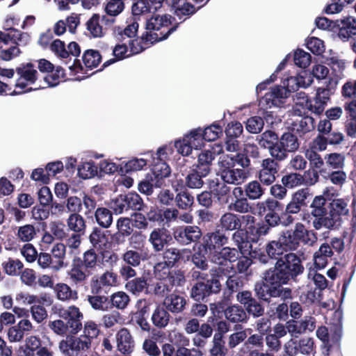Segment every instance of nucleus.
Instances as JSON below:
<instances>
[{
	"label": "nucleus",
	"mask_w": 356,
	"mask_h": 356,
	"mask_svg": "<svg viewBox=\"0 0 356 356\" xmlns=\"http://www.w3.org/2000/svg\"><path fill=\"white\" fill-rule=\"evenodd\" d=\"M229 238L219 229L209 232L202 236L201 245L210 258L228 243Z\"/></svg>",
	"instance_id": "obj_13"
},
{
	"label": "nucleus",
	"mask_w": 356,
	"mask_h": 356,
	"mask_svg": "<svg viewBox=\"0 0 356 356\" xmlns=\"http://www.w3.org/2000/svg\"><path fill=\"white\" fill-rule=\"evenodd\" d=\"M162 258L170 267L177 266L178 264L184 260V254L186 252V249H178L175 247L166 248L162 251Z\"/></svg>",
	"instance_id": "obj_40"
},
{
	"label": "nucleus",
	"mask_w": 356,
	"mask_h": 356,
	"mask_svg": "<svg viewBox=\"0 0 356 356\" xmlns=\"http://www.w3.org/2000/svg\"><path fill=\"white\" fill-rule=\"evenodd\" d=\"M244 217H245V215H239L232 212L225 213L219 220L220 230L231 232L241 228L242 223H243V219H244Z\"/></svg>",
	"instance_id": "obj_33"
},
{
	"label": "nucleus",
	"mask_w": 356,
	"mask_h": 356,
	"mask_svg": "<svg viewBox=\"0 0 356 356\" xmlns=\"http://www.w3.org/2000/svg\"><path fill=\"white\" fill-rule=\"evenodd\" d=\"M206 141H214L219 138L223 133L222 127L219 121L214 122L212 124L202 129Z\"/></svg>",
	"instance_id": "obj_60"
},
{
	"label": "nucleus",
	"mask_w": 356,
	"mask_h": 356,
	"mask_svg": "<svg viewBox=\"0 0 356 356\" xmlns=\"http://www.w3.org/2000/svg\"><path fill=\"white\" fill-rule=\"evenodd\" d=\"M171 170L169 165L163 163L155 165L151 168L145 177L139 182L138 191L147 195H152L154 187L160 188L164 184V179L170 176Z\"/></svg>",
	"instance_id": "obj_7"
},
{
	"label": "nucleus",
	"mask_w": 356,
	"mask_h": 356,
	"mask_svg": "<svg viewBox=\"0 0 356 356\" xmlns=\"http://www.w3.org/2000/svg\"><path fill=\"white\" fill-rule=\"evenodd\" d=\"M258 214L264 216V222L270 228L280 225L284 226L283 209L284 205L280 201L268 197L264 201L259 202L256 205Z\"/></svg>",
	"instance_id": "obj_5"
},
{
	"label": "nucleus",
	"mask_w": 356,
	"mask_h": 356,
	"mask_svg": "<svg viewBox=\"0 0 356 356\" xmlns=\"http://www.w3.org/2000/svg\"><path fill=\"white\" fill-rule=\"evenodd\" d=\"M232 239L238 250H241V254L245 253L246 251L245 248L248 247V244L250 243L249 248H252L251 242L247 235V232L245 229H236L234 230L232 236Z\"/></svg>",
	"instance_id": "obj_49"
},
{
	"label": "nucleus",
	"mask_w": 356,
	"mask_h": 356,
	"mask_svg": "<svg viewBox=\"0 0 356 356\" xmlns=\"http://www.w3.org/2000/svg\"><path fill=\"white\" fill-rule=\"evenodd\" d=\"M279 168L280 165L274 158L265 159L261 162L257 177L263 185L270 186L275 181Z\"/></svg>",
	"instance_id": "obj_19"
},
{
	"label": "nucleus",
	"mask_w": 356,
	"mask_h": 356,
	"mask_svg": "<svg viewBox=\"0 0 356 356\" xmlns=\"http://www.w3.org/2000/svg\"><path fill=\"white\" fill-rule=\"evenodd\" d=\"M86 35L90 38H102L106 34V28L102 24L100 15L94 13L86 22Z\"/></svg>",
	"instance_id": "obj_36"
},
{
	"label": "nucleus",
	"mask_w": 356,
	"mask_h": 356,
	"mask_svg": "<svg viewBox=\"0 0 356 356\" xmlns=\"http://www.w3.org/2000/svg\"><path fill=\"white\" fill-rule=\"evenodd\" d=\"M295 106V112L302 116L310 111L311 107H312V101L305 92H300L297 94Z\"/></svg>",
	"instance_id": "obj_54"
},
{
	"label": "nucleus",
	"mask_w": 356,
	"mask_h": 356,
	"mask_svg": "<svg viewBox=\"0 0 356 356\" xmlns=\"http://www.w3.org/2000/svg\"><path fill=\"white\" fill-rule=\"evenodd\" d=\"M315 327V319L312 316H305L300 321L293 319L286 321L287 330L292 335L300 334L306 331L312 332Z\"/></svg>",
	"instance_id": "obj_29"
},
{
	"label": "nucleus",
	"mask_w": 356,
	"mask_h": 356,
	"mask_svg": "<svg viewBox=\"0 0 356 356\" xmlns=\"http://www.w3.org/2000/svg\"><path fill=\"white\" fill-rule=\"evenodd\" d=\"M88 300L91 307L96 310L107 311L111 309L109 297L106 295L88 296Z\"/></svg>",
	"instance_id": "obj_59"
},
{
	"label": "nucleus",
	"mask_w": 356,
	"mask_h": 356,
	"mask_svg": "<svg viewBox=\"0 0 356 356\" xmlns=\"http://www.w3.org/2000/svg\"><path fill=\"white\" fill-rule=\"evenodd\" d=\"M315 127V120L307 115L293 121L289 130L299 138H303L305 134L314 131Z\"/></svg>",
	"instance_id": "obj_27"
},
{
	"label": "nucleus",
	"mask_w": 356,
	"mask_h": 356,
	"mask_svg": "<svg viewBox=\"0 0 356 356\" xmlns=\"http://www.w3.org/2000/svg\"><path fill=\"white\" fill-rule=\"evenodd\" d=\"M209 273L211 275L203 281L209 297L219 293L221 291L220 278L222 276L223 270L219 267H214L209 270Z\"/></svg>",
	"instance_id": "obj_34"
},
{
	"label": "nucleus",
	"mask_w": 356,
	"mask_h": 356,
	"mask_svg": "<svg viewBox=\"0 0 356 356\" xmlns=\"http://www.w3.org/2000/svg\"><path fill=\"white\" fill-rule=\"evenodd\" d=\"M241 250L236 248L225 246L221 248L216 254L212 255L211 260L220 266H225L228 264H233L238 259Z\"/></svg>",
	"instance_id": "obj_25"
},
{
	"label": "nucleus",
	"mask_w": 356,
	"mask_h": 356,
	"mask_svg": "<svg viewBox=\"0 0 356 356\" xmlns=\"http://www.w3.org/2000/svg\"><path fill=\"white\" fill-rule=\"evenodd\" d=\"M216 154L211 150L202 151L197 156V161L193 168L202 175H208L211 170L212 162L215 159Z\"/></svg>",
	"instance_id": "obj_35"
},
{
	"label": "nucleus",
	"mask_w": 356,
	"mask_h": 356,
	"mask_svg": "<svg viewBox=\"0 0 356 356\" xmlns=\"http://www.w3.org/2000/svg\"><path fill=\"white\" fill-rule=\"evenodd\" d=\"M202 236L201 229L197 225L179 226L173 230V237L181 245L197 243Z\"/></svg>",
	"instance_id": "obj_17"
},
{
	"label": "nucleus",
	"mask_w": 356,
	"mask_h": 356,
	"mask_svg": "<svg viewBox=\"0 0 356 356\" xmlns=\"http://www.w3.org/2000/svg\"><path fill=\"white\" fill-rule=\"evenodd\" d=\"M332 124L328 120H321L317 126L319 133L324 134L329 145H337L344 140V136L341 132H332Z\"/></svg>",
	"instance_id": "obj_32"
},
{
	"label": "nucleus",
	"mask_w": 356,
	"mask_h": 356,
	"mask_svg": "<svg viewBox=\"0 0 356 356\" xmlns=\"http://www.w3.org/2000/svg\"><path fill=\"white\" fill-rule=\"evenodd\" d=\"M57 298L60 300H76L78 298L77 292L72 291L65 283H58L55 286Z\"/></svg>",
	"instance_id": "obj_63"
},
{
	"label": "nucleus",
	"mask_w": 356,
	"mask_h": 356,
	"mask_svg": "<svg viewBox=\"0 0 356 356\" xmlns=\"http://www.w3.org/2000/svg\"><path fill=\"white\" fill-rule=\"evenodd\" d=\"M190 296L192 299L197 302H207L209 297L207 293L204 282L203 281H197L191 289Z\"/></svg>",
	"instance_id": "obj_58"
},
{
	"label": "nucleus",
	"mask_w": 356,
	"mask_h": 356,
	"mask_svg": "<svg viewBox=\"0 0 356 356\" xmlns=\"http://www.w3.org/2000/svg\"><path fill=\"white\" fill-rule=\"evenodd\" d=\"M305 271L302 259L297 253H286L284 257L275 261L273 266L264 271L260 282L255 283V296L268 304L277 296L290 298L293 294L292 289L283 286L298 283Z\"/></svg>",
	"instance_id": "obj_1"
},
{
	"label": "nucleus",
	"mask_w": 356,
	"mask_h": 356,
	"mask_svg": "<svg viewBox=\"0 0 356 356\" xmlns=\"http://www.w3.org/2000/svg\"><path fill=\"white\" fill-rule=\"evenodd\" d=\"M169 312L161 305H157L152 315V321L158 328L165 327L169 323L170 316Z\"/></svg>",
	"instance_id": "obj_44"
},
{
	"label": "nucleus",
	"mask_w": 356,
	"mask_h": 356,
	"mask_svg": "<svg viewBox=\"0 0 356 356\" xmlns=\"http://www.w3.org/2000/svg\"><path fill=\"white\" fill-rule=\"evenodd\" d=\"M311 195L309 188L299 189L292 195L291 200L283 209L284 227H288L298 220V216L300 215L302 209L307 206V199Z\"/></svg>",
	"instance_id": "obj_6"
},
{
	"label": "nucleus",
	"mask_w": 356,
	"mask_h": 356,
	"mask_svg": "<svg viewBox=\"0 0 356 356\" xmlns=\"http://www.w3.org/2000/svg\"><path fill=\"white\" fill-rule=\"evenodd\" d=\"M285 353L283 356H296L298 354L314 355L316 353L314 340L312 337H295L291 338L284 346Z\"/></svg>",
	"instance_id": "obj_11"
},
{
	"label": "nucleus",
	"mask_w": 356,
	"mask_h": 356,
	"mask_svg": "<svg viewBox=\"0 0 356 356\" xmlns=\"http://www.w3.org/2000/svg\"><path fill=\"white\" fill-rule=\"evenodd\" d=\"M114 210L116 213H121L124 211L132 209L140 211L143 207V201L136 193H129L124 195H120L114 202Z\"/></svg>",
	"instance_id": "obj_20"
},
{
	"label": "nucleus",
	"mask_w": 356,
	"mask_h": 356,
	"mask_svg": "<svg viewBox=\"0 0 356 356\" xmlns=\"http://www.w3.org/2000/svg\"><path fill=\"white\" fill-rule=\"evenodd\" d=\"M111 309L115 307L118 309H124L130 302L129 296L124 291H118L109 297Z\"/></svg>",
	"instance_id": "obj_57"
},
{
	"label": "nucleus",
	"mask_w": 356,
	"mask_h": 356,
	"mask_svg": "<svg viewBox=\"0 0 356 356\" xmlns=\"http://www.w3.org/2000/svg\"><path fill=\"white\" fill-rule=\"evenodd\" d=\"M232 323H245L248 321V315L241 305H230L225 316Z\"/></svg>",
	"instance_id": "obj_46"
},
{
	"label": "nucleus",
	"mask_w": 356,
	"mask_h": 356,
	"mask_svg": "<svg viewBox=\"0 0 356 356\" xmlns=\"http://www.w3.org/2000/svg\"><path fill=\"white\" fill-rule=\"evenodd\" d=\"M316 335L323 342L327 341V346L326 349V354L327 355L330 356L332 353L334 346L337 350L339 348V342L342 335V325L341 322H339L338 324H336L334 327V332L330 339L332 343H330L329 333L326 327H319L316 330Z\"/></svg>",
	"instance_id": "obj_23"
},
{
	"label": "nucleus",
	"mask_w": 356,
	"mask_h": 356,
	"mask_svg": "<svg viewBox=\"0 0 356 356\" xmlns=\"http://www.w3.org/2000/svg\"><path fill=\"white\" fill-rule=\"evenodd\" d=\"M50 254L54 259V269H60L64 266V259L66 254V246L62 243L54 245Z\"/></svg>",
	"instance_id": "obj_51"
},
{
	"label": "nucleus",
	"mask_w": 356,
	"mask_h": 356,
	"mask_svg": "<svg viewBox=\"0 0 356 356\" xmlns=\"http://www.w3.org/2000/svg\"><path fill=\"white\" fill-rule=\"evenodd\" d=\"M52 312L59 317V319L50 321L48 323L49 328L55 334L60 336L76 334L82 329L83 316L78 307L54 306Z\"/></svg>",
	"instance_id": "obj_2"
},
{
	"label": "nucleus",
	"mask_w": 356,
	"mask_h": 356,
	"mask_svg": "<svg viewBox=\"0 0 356 356\" xmlns=\"http://www.w3.org/2000/svg\"><path fill=\"white\" fill-rule=\"evenodd\" d=\"M205 138L200 127L193 129L187 134H185L182 139L175 143V147L177 152L183 156L189 155L193 149H200L204 145Z\"/></svg>",
	"instance_id": "obj_9"
},
{
	"label": "nucleus",
	"mask_w": 356,
	"mask_h": 356,
	"mask_svg": "<svg viewBox=\"0 0 356 356\" xmlns=\"http://www.w3.org/2000/svg\"><path fill=\"white\" fill-rule=\"evenodd\" d=\"M67 223L70 230L79 234H83L86 227V221L79 213H70Z\"/></svg>",
	"instance_id": "obj_55"
},
{
	"label": "nucleus",
	"mask_w": 356,
	"mask_h": 356,
	"mask_svg": "<svg viewBox=\"0 0 356 356\" xmlns=\"http://www.w3.org/2000/svg\"><path fill=\"white\" fill-rule=\"evenodd\" d=\"M348 200L343 198L333 199L328 203V216L335 226L339 227L342 222V217L349 213Z\"/></svg>",
	"instance_id": "obj_22"
},
{
	"label": "nucleus",
	"mask_w": 356,
	"mask_h": 356,
	"mask_svg": "<svg viewBox=\"0 0 356 356\" xmlns=\"http://www.w3.org/2000/svg\"><path fill=\"white\" fill-rule=\"evenodd\" d=\"M125 288L132 294L138 295L144 291H147V280L145 277H135L126 283Z\"/></svg>",
	"instance_id": "obj_52"
},
{
	"label": "nucleus",
	"mask_w": 356,
	"mask_h": 356,
	"mask_svg": "<svg viewBox=\"0 0 356 356\" xmlns=\"http://www.w3.org/2000/svg\"><path fill=\"white\" fill-rule=\"evenodd\" d=\"M167 147L165 146L161 147L158 149L157 152L154 153L153 151H149L143 153V155L148 157L150 159L149 167L154 168L155 165L163 163L165 165H168L165 162V159L168 156Z\"/></svg>",
	"instance_id": "obj_53"
},
{
	"label": "nucleus",
	"mask_w": 356,
	"mask_h": 356,
	"mask_svg": "<svg viewBox=\"0 0 356 356\" xmlns=\"http://www.w3.org/2000/svg\"><path fill=\"white\" fill-rule=\"evenodd\" d=\"M287 90L282 86H276L273 88L270 92L265 95V99L268 104L271 103V105L276 106L278 102H282V99L287 97Z\"/></svg>",
	"instance_id": "obj_56"
},
{
	"label": "nucleus",
	"mask_w": 356,
	"mask_h": 356,
	"mask_svg": "<svg viewBox=\"0 0 356 356\" xmlns=\"http://www.w3.org/2000/svg\"><path fill=\"white\" fill-rule=\"evenodd\" d=\"M281 181L287 188H293L302 185L305 182V178L300 173L286 172L282 176Z\"/></svg>",
	"instance_id": "obj_62"
},
{
	"label": "nucleus",
	"mask_w": 356,
	"mask_h": 356,
	"mask_svg": "<svg viewBox=\"0 0 356 356\" xmlns=\"http://www.w3.org/2000/svg\"><path fill=\"white\" fill-rule=\"evenodd\" d=\"M102 57L98 50L89 49L83 51L82 61L88 70H93L102 63Z\"/></svg>",
	"instance_id": "obj_43"
},
{
	"label": "nucleus",
	"mask_w": 356,
	"mask_h": 356,
	"mask_svg": "<svg viewBox=\"0 0 356 356\" xmlns=\"http://www.w3.org/2000/svg\"><path fill=\"white\" fill-rule=\"evenodd\" d=\"M174 21H175V18L170 15H154L151 18L147 19L145 29L149 33L156 31L155 33L161 35V33L167 32L171 27L179 24V23H176L172 25Z\"/></svg>",
	"instance_id": "obj_21"
},
{
	"label": "nucleus",
	"mask_w": 356,
	"mask_h": 356,
	"mask_svg": "<svg viewBox=\"0 0 356 356\" xmlns=\"http://www.w3.org/2000/svg\"><path fill=\"white\" fill-rule=\"evenodd\" d=\"M132 217L133 225L138 229H147L154 228L156 225H163L161 209L158 207H152L145 213L135 212Z\"/></svg>",
	"instance_id": "obj_12"
},
{
	"label": "nucleus",
	"mask_w": 356,
	"mask_h": 356,
	"mask_svg": "<svg viewBox=\"0 0 356 356\" xmlns=\"http://www.w3.org/2000/svg\"><path fill=\"white\" fill-rule=\"evenodd\" d=\"M243 218L244 229L251 243H257L262 236L268 234L271 230L264 222H257L256 218L251 214L245 215Z\"/></svg>",
	"instance_id": "obj_15"
},
{
	"label": "nucleus",
	"mask_w": 356,
	"mask_h": 356,
	"mask_svg": "<svg viewBox=\"0 0 356 356\" xmlns=\"http://www.w3.org/2000/svg\"><path fill=\"white\" fill-rule=\"evenodd\" d=\"M300 145L298 136L290 130L284 132L280 137L279 145L277 149V152L275 154L276 160L279 161H284L288 157L289 153L297 151Z\"/></svg>",
	"instance_id": "obj_16"
},
{
	"label": "nucleus",
	"mask_w": 356,
	"mask_h": 356,
	"mask_svg": "<svg viewBox=\"0 0 356 356\" xmlns=\"http://www.w3.org/2000/svg\"><path fill=\"white\" fill-rule=\"evenodd\" d=\"M90 348L89 340L86 337L67 335L65 339L59 343L60 350L67 356H78Z\"/></svg>",
	"instance_id": "obj_14"
},
{
	"label": "nucleus",
	"mask_w": 356,
	"mask_h": 356,
	"mask_svg": "<svg viewBox=\"0 0 356 356\" xmlns=\"http://www.w3.org/2000/svg\"><path fill=\"white\" fill-rule=\"evenodd\" d=\"M170 232L165 227H154L150 232L148 241L156 252L163 251L173 241Z\"/></svg>",
	"instance_id": "obj_18"
},
{
	"label": "nucleus",
	"mask_w": 356,
	"mask_h": 356,
	"mask_svg": "<svg viewBox=\"0 0 356 356\" xmlns=\"http://www.w3.org/2000/svg\"><path fill=\"white\" fill-rule=\"evenodd\" d=\"M280 298L282 302L278 304L275 309H271L268 312L269 316L273 319H279L286 321L289 318V300L293 299V296L290 298H284V296H277L275 298Z\"/></svg>",
	"instance_id": "obj_41"
},
{
	"label": "nucleus",
	"mask_w": 356,
	"mask_h": 356,
	"mask_svg": "<svg viewBox=\"0 0 356 356\" xmlns=\"http://www.w3.org/2000/svg\"><path fill=\"white\" fill-rule=\"evenodd\" d=\"M150 159L145 156L143 158H132L125 163L124 168L126 173L143 170L146 165L149 166Z\"/></svg>",
	"instance_id": "obj_61"
},
{
	"label": "nucleus",
	"mask_w": 356,
	"mask_h": 356,
	"mask_svg": "<svg viewBox=\"0 0 356 356\" xmlns=\"http://www.w3.org/2000/svg\"><path fill=\"white\" fill-rule=\"evenodd\" d=\"M219 175L221 179L228 184L240 185L248 177V172L244 169L236 168L231 159H222L219 162Z\"/></svg>",
	"instance_id": "obj_10"
},
{
	"label": "nucleus",
	"mask_w": 356,
	"mask_h": 356,
	"mask_svg": "<svg viewBox=\"0 0 356 356\" xmlns=\"http://www.w3.org/2000/svg\"><path fill=\"white\" fill-rule=\"evenodd\" d=\"M33 329L31 321L28 319H22L17 324L11 326L8 330V338L10 342H18L23 339Z\"/></svg>",
	"instance_id": "obj_30"
},
{
	"label": "nucleus",
	"mask_w": 356,
	"mask_h": 356,
	"mask_svg": "<svg viewBox=\"0 0 356 356\" xmlns=\"http://www.w3.org/2000/svg\"><path fill=\"white\" fill-rule=\"evenodd\" d=\"M187 304V300L183 296L172 293L166 296L163 302V306L171 313L177 314L182 312Z\"/></svg>",
	"instance_id": "obj_31"
},
{
	"label": "nucleus",
	"mask_w": 356,
	"mask_h": 356,
	"mask_svg": "<svg viewBox=\"0 0 356 356\" xmlns=\"http://www.w3.org/2000/svg\"><path fill=\"white\" fill-rule=\"evenodd\" d=\"M118 350L123 354H129L133 351L134 341L127 328L120 329L116 334Z\"/></svg>",
	"instance_id": "obj_37"
},
{
	"label": "nucleus",
	"mask_w": 356,
	"mask_h": 356,
	"mask_svg": "<svg viewBox=\"0 0 356 356\" xmlns=\"http://www.w3.org/2000/svg\"><path fill=\"white\" fill-rule=\"evenodd\" d=\"M265 252L268 259L276 261L289 252L279 237L277 240L270 241L266 244Z\"/></svg>",
	"instance_id": "obj_38"
},
{
	"label": "nucleus",
	"mask_w": 356,
	"mask_h": 356,
	"mask_svg": "<svg viewBox=\"0 0 356 356\" xmlns=\"http://www.w3.org/2000/svg\"><path fill=\"white\" fill-rule=\"evenodd\" d=\"M97 223L103 228H108L113 222V212L106 207H99L95 211Z\"/></svg>",
	"instance_id": "obj_50"
},
{
	"label": "nucleus",
	"mask_w": 356,
	"mask_h": 356,
	"mask_svg": "<svg viewBox=\"0 0 356 356\" xmlns=\"http://www.w3.org/2000/svg\"><path fill=\"white\" fill-rule=\"evenodd\" d=\"M15 72L19 76V79H24L29 83H34L38 79V71L31 63H22L15 69Z\"/></svg>",
	"instance_id": "obj_42"
},
{
	"label": "nucleus",
	"mask_w": 356,
	"mask_h": 356,
	"mask_svg": "<svg viewBox=\"0 0 356 356\" xmlns=\"http://www.w3.org/2000/svg\"><path fill=\"white\" fill-rule=\"evenodd\" d=\"M178 28V24L171 27L167 32L161 33V35L156 33H149L145 31L140 38L129 40V46L132 54H136L142 52L156 42L167 39L170 34L175 32Z\"/></svg>",
	"instance_id": "obj_8"
},
{
	"label": "nucleus",
	"mask_w": 356,
	"mask_h": 356,
	"mask_svg": "<svg viewBox=\"0 0 356 356\" xmlns=\"http://www.w3.org/2000/svg\"><path fill=\"white\" fill-rule=\"evenodd\" d=\"M332 255L333 251L331 246L327 243H323L314 254L315 267L318 269L324 268L327 264L328 259Z\"/></svg>",
	"instance_id": "obj_39"
},
{
	"label": "nucleus",
	"mask_w": 356,
	"mask_h": 356,
	"mask_svg": "<svg viewBox=\"0 0 356 356\" xmlns=\"http://www.w3.org/2000/svg\"><path fill=\"white\" fill-rule=\"evenodd\" d=\"M175 202L176 206L182 210L191 209L194 204V197L188 192V191L183 188L180 191L177 192Z\"/></svg>",
	"instance_id": "obj_45"
},
{
	"label": "nucleus",
	"mask_w": 356,
	"mask_h": 356,
	"mask_svg": "<svg viewBox=\"0 0 356 356\" xmlns=\"http://www.w3.org/2000/svg\"><path fill=\"white\" fill-rule=\"evenodd\" d=\"M166 4L173 10L179 19L184 22L197 11L195 7L187 0H166Z\"/></svg>",
	"instance_id": "obj_26"
},
{
	"label": "nucleus",
	"mask_w": 356,
	"mask_h": 356,
	"mask_svg": "<svg viewBox=\"0 0 356 356\" xmlns=\"http://www.w3.org/2000/svg\"><path fill=\"white\" fill-rule=\"evenodd\" d=\"M278 237L289 252H294L301 244L312 246L317 241L316 233L307 229L302 222L296 223L293 228L283 230Z\"/></svg>",
	"instance_id": "obj_4"
},
{
	"label": "nucleus",
	"mask_w": 356,
	"mask_h": 356,
	"mask_svg": "<svg viewBox=\"0 0 356 356\" xmlns=\"http://www.w3.org/2000/svg\"><path fill=\"white\" fill-rule=\"evenodd\" d=\"M245 195L250 200H256L262 197L266 188L261 186L260 181L253 180L245 184Z\"/></svg>",
	"instance_id": "obj_47"
},
{
	"label": "nucleus",
	"mask_w": 356,
	"mask_h": 356,
	"mask_svg": "<svg viewBox=\"0 0 356 356\" xmlns=\"http://www.w3.org/2000/svg\"><path fill=\"white\" fill-rule=\"evenodd\" d=\"M97 261L98 256L92 248L86 251L82 257H74L68 272L71 281L76 285L84 284L87 279L96 270Z\"/></svg>",
	"instance_id": "obj_3"
},
{
	"label": "nucleus",
	"mask_w": 356,
	"mask_h": 356,
	"mask_svg": "<svg viewBox=\"0 0 356 356\" xmlns=\"http://www.w3.org/2000/svg\"><path fill=\"white\" fill-rule=\"evenodd\" d=\"M99 167L92 161L83 163L77 168L78 175L83 179L94 177L97 175Z\"/></svg>",
	"instance_id": "obj_64"
},
{
	"label": "nucleus",
	"mask_w": 356,
	"mask_h": 356,
	"mask_svg": "<svg viewBox=\"0 0 356 356\" xmlns=\"http://www.w3.org/2000/svg\"><path fill=\"white\" fill-rule=\"evenodd\" d=\"M334 193H330V189L327 188L321 195L316 196L311 205V213L314 217H323L328 214L327 203L334 196Z\"/></svg>",
	"instance_id": "obj_24"
},
{
	"label": "nucleus",
	"mask_w": 356,
	"mask_h": 356,
	"mask_svg": "<svg viewBox=\"0 0 356 356\" xmlns=\"http://www.w3.org/2000/svg\"><path fill=\"white\" fill-rule=\"evenodd\" d=\"M259 145L268 149L270 156L276 160V153L279 145L280 137L272 130H266L258 136Z\"/></svg>",
	"instance_id": "obj_28"
},
{
	"label": "nucleus",
	"mask_w": 356,
	"mask_h": 356,
	"mask_svg": "<svg viewBox=\"0 0 356 356\" xmlns=\"http://www.w3.org/2000/svg\"><path fill=\"white\" fill-rule=\"evenodd\" d=\"M90 242L92 247L97 250H103L106 248L108 244V237L104 231L99 227L93 228L90 236Z\"/></svg>",
	"instance_id": "obj_48"
}]
</instances>
